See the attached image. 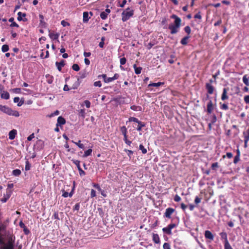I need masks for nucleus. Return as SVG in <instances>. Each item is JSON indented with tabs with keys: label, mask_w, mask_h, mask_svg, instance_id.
<instances>
[{
	"label": "nucleus",
	"mask_w": 249,
	"mask_h": 249,
	"mask_svg": "<svg viewBox=\"0 0 249 249\" xmlns=\"http://www.w3.org/2000/svg\"><path fill=\"white\" fill-rule=\"evenodd\" d=\"M171 18L175 19L174 24L169 25L168 28L171 30V34L173 35L178 32V29L181 26V20L176 15H172Z\"/></svg>",
	"instance_id": "f257e3e1"
},
{
	"label": "nucleus",
	"mask_w": 249,
	"mask_h": 249,
	"mask_svg": "<svg viewBox=\"0 0 249 249\" xmlns=\"http://www.w3.org/2000/svg\"><path fill=\"white\" fill-rule=\"evenodd\" d=\"M0 111L10 116H13L16 117L19 116V112L17 110H13L10 107L6 106L0 105Z\"/></svg>",
	"instance_id": "f03ea898"
},
{
	"label": "nucleus",
	"mask_w": 249,
	"mask_h": 249,
	"mask_svg": "<svg viewBox=\"0 0 249 249\" xmlns=\"http://www.w3.org/2000/svg\"><path fill=\"white\" fill-rule=\"evenodd\" d=\"M134 15V10H130V8H127L122 13V20L125 22L128 20Z\"/></svg>",
	"instance_id": "7ed1b4c3"
},
{
	"label": "nucleus",
	"mask_w": 249,
	"mask_h": 249,
	"mask_svg": "<svg viewBox=\"0 0 249 249\" xmlns=\"http://www.w3.org/2000/svg\"><path fill=\"white\" fill-rule=\"evenodd\" d=\"M177 225L175 223H171L169 224L166 227H164L162 229V231L164 233L168 234L171 235L172 234V230L176 227Z\"/></svg>",
	"instance_id": "20e7f679"
},
{
	"label": "nucleus",
	"mask_w": 249,
	"mask_h": 249,
	"mask_svg": "<svg viewBox=\"0 0 249 249\" xmlns=\"http://www.w3.org/2000/svg\"><path fill=\"white\" fill-rule=\"evenodd\" d=\"M175 210L172 208H168L166 209L164 216L167 218H171V215L175 212Z\"/></svg>",
	"instance_id": "39448f33"
},
{
	"label": "nucleus",
	"mask_w": 249,
	"mask_h": 249,
	"mask_svg": "<svg viewBox=\"0 0 249 249\" xmlns=\"http://www.w3.org/2000/svg\"><path fill=\"white\" fill-rule=\"evenodd\" d=\"M0 249H14V241L9 240L5 246L1 247Z\"/></svg>",
	"instance_id": "423d86ee"
},
{
	"label": "nucleus",
	"mask_w": 249,
	"mask_h": 249,
	"mask_svg": "<svg viewBox=\"0 0 249 249\" xmlns=\"http://www.w3.org/2000/svg\"><path fill=\"white\" fill-rule=\"evenodd\" d=\"M229 88H224L221 95V99L222 101H225L229 99L228 95V91H229Z\"/></svg>",
	"instance_id": "0eeeda50"
},
{
	"label": "nucleus",
	"mask_w": 249,
	"mask_h": 249,
	"mask_svg": "<svg viewBox=\"0 0 249 249\" xmlns=\"http://www.w3.org/2000/svg\"><path fill=\"white\" fill-rule=\"evenodd\" d=\"M204 236L206 239H209L210 241H212L214 239V236L210 231L207 230L205 231Z\"/></svg>",
	"instance_id": "6e6552de"
},
{
	"label": "nucleus",
	"mask_w": 249,
	"mask_h": 249,
	"mask_svg": "<svg viewBox=\"0 0 249 249\" xmlns=\"http://www.w3.org/2000/svg\"><path fill=\"white\" fill-rule=\"evenodd\" d=\"M205 87L207 90L208 94H212L213 93L214 88L212 85V84H211V83H206Z\"/></svg>",
	"instance_id": "1a4fd4ad"
},
{
	"label": "nucleus",
	"mask_w": 249,
	"mask_h": 249,
	"mask_svg": "<svg viewBox=\"0 0 249 249\" xmlns=\"http://www.w3.org/2000/svg\"><path fill=\"white\" fill-rule=\"evenodd\" d=\"M66 124L65 119L62 116H59L57 118L56 126H62Z\"/></svg>",
	"instance_id": "9d476101"
},
{
	"label": "nucleus",
	"mask_w": 249,
	"mask_h": 249,
	"mask_svg": "<svg viewBox=\"0 0 249 249\" xmlns=\"http://www.w3.org/2000/svg\"><path fill=\"white\" fill-rule=\"evenodd\" d=\"M213 105L212 100H210L207 104V111L209 114H211L213 110Z\"/></svg>",
	"instance_id": "9b49d317"
},
{
	"label": "nucleus",
	"mask_w": 249,
	"mask_h": 249,
	"mask_svg": "<svg viewBox=\"0 0 249 249\" xmlns=\"http://www.w3.org/2000/svg\"><path fill=\"white\" fill-rule=\"evenodd\" d=\"M55 65L57 67L58 70L59 71H61L62 70V68L65 65V61L64 60H61V61L59 62H56Z\"/></svg>",
	"instance_id": "f8f14e48"
},
{
	"label": "nucleus",
	"mask_w": 249,
	"mask_h": 249,
	"mask_svg": "<svg viewBox=\"0 0 249 249\" xmlns=\"http://www.w3.org/2000/svg\"><path fill=\"white\" fill-rule=\"evenodd\" d=\"M73 190H74V187H73L70 193H68L64 189L62 190V196L64 197H67L68 196L71 197L73 194Z\"/></svg>",
	"instance_id": "ddd939ff"
},
{
	"label": "nucleus",
	"mask_w": 249,
	"mask_h": 249,
	"mask_svg": "<svg viewBox=\"0 0 249 249\" xmlns=\"http://www.w3.org/2000/svg\"><path fill=\"white\" fill-rule=\"evenodd\" d=\"M17 134V131L16 129L11 130L9 133V139L11 140H14Z\"/></svg>",
	"instance_id": "4468645a"
},
{
	"label": "nucleus",
	"mask_w": 249,
	"mask_h": 249,
	"mask_svg": "<svg viewBox=\"0 0 249 249\" xmlns=\"http://www.w3.org/2000/svg\"><path fill=\"white\" fill-rule=\"evenodd\" d=\"M152 240L155 244H160V238L157 233H153Z\"/></svg>",
	"instance_id": "2eb2a0df"
},
{
	"label": "nucleus",
	"mask_w": 249,
	"mask_h": 249,
	"mask_svg": "<svg viewBox=\"0 0 249 249\" xmlns=\"http://www.w3.org/2000/svg\"><path fill=\"white\" fill-rule=\"evenodd\" d=\"M221 240H224V243L228 242V235L226 232L223 231L219 233Z\"/></svg>",
	"instance_id": "dca6fc26"
},
{
	"label": "nucleus",
	"mask_w": 249,
	"mask_h": 249,
	"mask_svg": "<svg viewBox=\"0 0 249 249\" xmlns=\"http://www.w3.org/2000/svg\"><path fill=\"white\" fill-rule=\"evenodd\" d=\"M49 36L50 37V38L52 40H57L59 36V34L50 33L49 34Z\"/></svg>",
	"instance_id": "f3484780"
},
{
	"label": "nucleus",
	"mask_w": 249,
	"mask_h": 249,
	"mask_svg": "<svg viewBox=\"0 0 249 249\" xmlns=\"http://www.w3.org/2000/svg\"><path fill=\"white\" fill-rule=\"evenodd\" d=\"M99 77H102L105 83H109L112 81V77H107L106 74H103L101 75H99Z\"/></svg>",
	"instance_id": "a211bd4d"
},
{
	"label": "nucleus",
	"mask_w": 249,
	"mask_h": 249,
	"mask_svg": "<svg viewBox=\"0 0 249 249\" xmlns=\"http://www.w3.org/2000/svg\"><path fill=\"white\" fill-rule=\"evenodd\" d=\"M0 97L2 99L7 100L10 98L9 93L7 91H3L0 94Z\"/></svg>",
	"instance_id": "6ab92c4d"
},
{
	"label": "nucleus",
	"mask_w": 249,
	"mask_h": 249,
	"mask_svg": "<svg viewBox=\"0 0 249 249\" xmlns=\"http://www.w3.org/2000/svg\"><path fill=\"white\" fill-rule=\"evenodd\" d=\"M90 17H89V13L88 12H84L83 14V21L84 23L87 22Z\"/></svg>",
	"instance_id": "aec40b11"
},
{
	"label": "nucleus",
	"mask_w": 249,
	"mask_h": 249,
	"mask_svg": "<svg viewBox=\"0 0 249 249\" xmlns=\"http://www.w3.org/2000/svg\"><path fill=\"white\" fill-rule=\"evenodd\" d=\"M190 37V36H187L181 39L180 43L183 45H186L188 44V39Z\"/></svg>",
	"instance_id": "412c9836"
},
{
	"label": "nucleus",
	"mask_w": 249,
	"mask_h": 249,
	"mask_svg": "<svg viewBox=\"0 0 249 249\" xmlns=\"http://www.w3.org/2000/svg\"><path fill=\"white\" fill-rule=\"evenodd\" d=\"M18 21H21L22 20H23V21H26L27 20L26 18H25V19H22L23 17H25L26 16V14L25 13H22L21 12H19L18 13Z\"/></svg>",
	"instance_id": "4be33fe9"
},
{
	"label": "nucleus",
	"mask_w": 249,
	"mask_h": 249,
	"mask_svg": "<svg viewBox=\"0 0 249 249\" xmlns=\"http://www.w3.org/2000/svg\"><path fill=\"white\" fill-rule=\"evenodd\" d=\"M120 131L122 132V134L124 135V138L127 137V130L126 127L125 126H121L120 127Z\"/></svg>",
	"instance_id": "5701e85b"
},
{
	"label": "nucleus",
	"mask_w": 249,
	"mask_h": 249,
	"mask_svg": "<svg viewBox=\"0 0 249 249\" xmlns=\"http://www.w3.org/2000/svg\"><path fill=\"white\" fill-rule=\"evenodd\" d=\"M135 72L137 74H139L141 73L142 68L141 67H137L136 64L133 65Z\"/></svg>",
	"instance_id": "b1692460"
},
{
	"label": "nucleus",
	"mask_w": 249,
	"mask_h": 249,
	"mask_svg": "<svg viewBox=\"0 0 249 249\" xmlns=\"http://www.w3.org/2000/svg\"><path fill=\"white\" fill-rule=\"evenodd\" d=\"M92 150L91 148L88 149L84 152V155L82 156L83 158H86L91 155Z\"/></svg>",
	"instance_id": "393cba45"
},
{
	"label": "nucleus",
	"mask_w": 249,
	"mask_h": 249,
	"mask_svg": "<svg viewBox=\"0 0 249 249\" xmlns=\"http://www.w3.org/2000/svg\"><path fill=\"white\" fill-rule=\"evenodd\" d=\"M164 85L163 82H158V83H151L148 85V87H158L160 86Z\"/></svg>",
	"instance_id": "a878e982"
},
{
	"label": "nucleus",
	"mask_w": 249,
	"mask_h": 249,
	"mask_svg": "<svg viewBox=\"0 0 249 249\" xmlns=\"http://www.w3.org/2000/svg\"><path fill=\"white\" fill-rule=\"evenodd\" d=\"M19 100H20L19 98L18 97H16L14 98V103H18V107L21 106L24 103L23 101H19Z\"/></svg>",
	"instance_id": "bb28decb"
},
{
	"label": "nucleus",
	"mask_w": 249,
	"mask_h": 249,
	"mask_svg": "<svg viewBox=\"0 0 249 249\" xmlns=\"http://www.w3.org/2000/svg\"><path fill=\"white\" fill-rule=\"evenodd\" d=\"M138 126L137 127V130L139 131H141L142 129V128L145 126V124L140 121L138 124Z\"/></svg>",
	"instance_id": "cd10ccee"
},
{
	"label": "nucleus",
	"mask_w": 249,
	"mask_h": 249,
	"mask_svg": "<svg viewBox=\"0 0 249 249\" xmlns=\"http://www.w3.org/2000/svg\"><path fill=\"white\" fill-rule=\"evenodd\" d=\"M9 21L10 22H12V23L10 25L11 27H19L18 25L16 22H15L14 21V18H10L9 19Z\"/></svg>",
	"instance_id": "c85d7f7f"
},
{
	"label": "nucleus",
	"mask_w": 249,
	"mask_h": 249,
	"mask_svg": "<svg viewBox=\"0 0 249 249\" xmlns=\"http://www.w3.org/2000/svg\"><path fill=\"white\" fill-rule=\"evenodd\" d=\"M71 142L75 144L78 147L81 149H84V144L81 143V141L79 140L77 142H75L73 141H71Z\"/></svg>",
	"instance_id": "c756f323"
},
{
	"label": "nucleus",
	"mask_w": 249,
	"mask_h": 249,
	"mask_svg": "<svg viewBox=\"0 0 249 249\" xmlns=\"http://www.w3.org/2000/svg\"><path fill=\"white\" fill-rule=\"evenodd\" d=\"M244 139L249 140V128L243 133Z\"/></svg>",
	"instance_id": "7c9ffc66"
},
{
	"label": "nucleus",
	"mask_w": 249,
	"mask_h": 249,
	"mask_svg": "<svg viewBox=\"0 0 249 249\" xmlns=\"http://www.w3.org/2000/svg\"><path fill=\"white\" fill-rule=\"evenodd\" d=\"M220 107L221 109L224 110H227L229 109L228 106L227 104L223 103L222 104L221 103H220Z\"/></svg>",
	"instance_id": "2f4dec72"
},
{
	"label": "nucleus",
	"mask_w": 249,
	"mask_h": 249,
	"mask_svg": "<svg viewBox=\"0 0 249 249\" xmlns=\"http://www.w3.org/2000/svg\"><path fill=\"white\" fill-rule=\"evenodd\" d=\"M243 81L244 83L247 86H249V79L247 77V75H245L243 77Z\"/></svg>",
	"instance_id": "473e14b6"
},
{
	"label": "nucleus",
	"mask_w": 249,
	"mask_h": 249,
	"mask_svg": "<svg viewBox=\"0 0 249 249\" xmlns=\"http://www.w3.org/2000/svg\"><path fill=\"white\" fill-rule=\"evenodd\" d=\"M130 108L134 111H141L142 107L140 106L133 105L130 107Z\"/></svg>",
	"instance_id": "72a5a7b5"
},
{
	"label": "nucleus",
	"mask_w": 249,
	"mask_h": 249,
	"mask_svg": "<svg viewBox=\"0 0 249 249\" xmlns=\"http://www.w3.org/2000/svg\"><path fill=\"white\" fill-rule=\"evenodd\" d=\"M21 171L19 169L14 170L12 172V174L15 176H19L21 174Z\"/></svg>",
	"instance_id": "f704fd0d"
},
{
	"label": "nucleus",
	"mask_w": 249,
	"mask_h": 249,
	"mask_svg": "<svg viewBox=\"0 0 249 249\" xmlns=\"http://www.w3.org/2000/svg\"><path fill=\"white\" fill-rule=\"evenodd\" d=\"M31 164L30 163L29 161L27 160L25 162V170L26 171H29L31 169Z\"/></svg>",
	"instance_id": "c9c22d12"
},
{
	"label": "nucleus",
	"mask_w": 249,
	"mask_h": 249,
	"mask_svg": "<svg viewBox=\"0 0 249 249\" xmlns=\"http://www.w3.org/2000/svg\"><path fill=\"white\" fill-rule=\"evenodd\" d=\"M9 49V46L7 44L2 45L1 48V51L2 52L5 53L7 52Z\"/></svg>",
	"instance_id": "e433bc0d"
},
{
	"label": "nucleus",
	"mask_w": 249,
	"mask_h": 249,
	"mask_svg": "<svg viewBox=\"0 0 249 249\" xmlns=\"http://www.w3.org/2000/svg\"><path fill=\"white\" fill-rule=\"evenodd\" d=\"M184 31L187 34V36H190V34L191 32V29L190 26H186L184 29Z\"/></svg>",
	"instance_id": "4c0bfd02"
},
{
	"label": "nucleus",
	"mask_w": 249,
	"mask_h": 249,
	"mask_svg": "<svg viewBox=\"0 0 249 249\" xmlns=\"http://www.w3.org/2000/svg\"><path fill=\"white\" fill-rule=\"evenodd\" d=\"M85 111L84 109H81L79 110V115L81 116L83 118H84L85 117Z\"/></svg>",
	"instance_id": "58836bf2"
},
{
	"label": "nucleus",
	"mask_w": 249,
	"mask_h": 249,
	"mask_svg": "<svg viewBox=\"0 0 249 249\" xmlns=\"http://www.w3.org/2000/svg\"><path fill=\"white\" fill-rule=\"evenodd\" d=\"M129 122H135V123H139L140 121H139L138 120V119H137V118H135V117H130L129 119Z\"/></svg>",
	"instance_id": "ea45409f"
},
{
	"label": "nucleus",
	"mask_w": 249,
	"mask_h": 249,
	"mask_svg": "<svg viewBox=\"0 0 249 249\" xmlns=\"http://www.w3.org/2000/svg\"><path fill=\"white\" fill-rule=\"evenodd\" d=\"M224 249H232V248L231 247L229 241L224 243Z\"/></svg>",
	"instance_id": "a19ab883"
},
{
	"label": "nucleus",
	"mask_w": 249,
	"mask_h": 249,
	"mask_svg": "<svg viewBox=\"0 0 249 249\" xmlns=\"http://www.w3.org/2000/svg\"><path fill=\"white\" fill-rule=\"evenodd\" d=\"M100 17L102 19H106L107 18V14L105 12H102L100 14Z\"/></svg>",
	"instance_id": "79ce46f5"
},
{
	"label": "nucleus",
	"mask_w": 249,
	"mask_h": 249,
	"mask_svg": "<svg viewBox=\"0 0 249 249\" xmlns=\"http://www.w3.org/2000/svg\"><path fill=\"white\" fill-rule=\"evenodd\" d=\"M40 24L44 25L45 24V22L44 21V16L42 14H39V15Z\"/></svg>",
	"instance_id": "37998d69"
},
{
	"label": "nucleus",
	"mask_w": 249,
	"mask_h": 249,
	"mask_svg": "<svg viewBox=\"0 0 249 249\" xmlns=\"http://www.w3.org/2000/svg\"><path fill=\"white\" fill-rule=\"evenodd\" d=\"M72 161L77 166V169H79V168L81 167L80 165V161L79 160H72Z\"/></svg>",
	"instance_id": "c03bdc74"
},
{
	"label": "nucleus",
	"mask_w": 249,
	"mask_h": 249,
	"mask_svg": "<svg viewBox=\"0 0 249 249\" xmlns=\"http://www.w3.org/2000/svg\"><path fill=\"white\" fill-rule=\"evenodd\" d=\"M139 149L142 151V154H146L147 153V150L144 148L142 144H140L139 146Z\"/></svg>",
	"instance_id": "a18cd8bd"
},
{
	"label": "nucleus",
	"mask_w": 249,
	"mask_h": 249,
	"mask_svg": "<svg viewBox=\"0 0 249 249\" xmlns=\"http://www.w3.org/2000/svg\"><path fill=\"white\" fill-rule=\"evenodd\" d=\"M163 249H171L170 244L169 243H164L163 245Z\"/></svg>",
	"instance_id": "49530a36"
},
{
	"label": "nucleus",
	"mask_w": 249,
	"mask_h": 249,
	"mask_svg": "<svg viewBox=\"0 0 249 249\" xmlns=\"http://www.w3.org/2000/svg\"><path fill=\"white\" fill-rule=\"evenodd\" d=\"M72 69L76 71H78L80 70V67L79 65L77 64H74L72 66Z\"/></svg>",
	"instance_id": "de8ad7c7"
},
{
	"label": "nucleus",
	"mask_w": 249,
	"mask_h": 249,
	"mask_svg": "<svg viewBox=\"0 0 249 249\" xmlns=\"http://www.w3.org/2000/svg\"><path fill=\"white\" fill-rule=\"evenodd\" d=\"M227 157L229 159H231L233 157V154L231 152H228L226 154V155H223L222 156L223 159H225Z\"/></svg>",
	"instance_id": "09e8293b"
},
{
	"label": "nucleus",
	"mask_w": 249,
	"mask_h": 249,
	"mask_svg": "<svg viewBox=\"0 0 249 249\" xmlns=\"http://www.w3.org/2000/svg\"><path fill=\"white\" fill-rule=\"evenodd\" d=\"M9 197V195H7V196L4 195V197L1 199V201L3 203L6 202Z\"/></svg>",
	"instance_id": "8fccbe9b"
},
{
	"label": "nucleus",
	"mask_w": 249,
	"mask_h": 249,
	"mask_svg": "<svg viewBox=\"0 0 249 249\" xmlns=\"http://www.w3.org/2000/svg\"><path fill=\"white\" fill-rule=\"evenodd\" d=\"M218 167V162L213 163L211 165V168L213 170H215L216 168Z\"/></svg>",
	"instance_id": "3c124183"
},
{
	"label": "nucleus",
	"mask_w": 249,
	"mask_h": 249,
	"mask_svg": "<svg viewBox=\"0 0 249 249\" xmlns=\"http://www.w3.org/2000/svg\"><path fill=\"white\" fill-rule=\"evenodd\" d=\"M124 141L125 143L128 145H130L132 143L131 141L128 140L127 137L124 138Z\"/></svg>",
	"instance_id": "603ef678"
},
{
	"label": "nucleus",
	"mask_w": 249,
	"mask_h": 249,
	"mask_svg": "<svg viewBox=\"0 0 249 249\" xmlns=\"http://www.w3.org/2000/svg\"><path fill=\"white\" fill-rule=\"evenodd\" d=\"M121 65H123L125 64L126 59L125 57H122L120 60Z\"/></svg>",
	"instance_id": "864d4df0"
},
{
	"label": "nucleus",
	"mask_w": 249,
	"mask_h": 249,
	"mask_svg": "<svg viewBox=\"0 0 249 249\" xmlns=\"http://www.w3.org/2000/svg\"><path fill=\"white\" fill-rule=\"evenodd\" d=\"M78 170L79 171V175L80 176H83L86 175V173L82 169V168L81 167L79 168V169H78Z\"/></svg>",
	"instance_id": "5fc2aeb1"
},
{
	"label": "nucleus",
	"mask_w": 249,
	"mask_h": 249,
	"mask_svg": "<svg viewBox=\"0 0 249 249\" xmlns=\"http://www.w3.org/2000/svg\"><path fill=\"white\" fill-rule=\"evenodd\" d=\"M59 111L58 110H56L54 112L51 113L50 115H49V117H53L54 116H56V115H59Z\"/></svg>",
	"instance_id": "6e6d98bb"
},
{
	"label": "nucleus",
	"mask_w": 249,
	"mask_h": 249,
	"mask_svg": "<svg viewBox=\"0 0 249 249\" xmlns=\"http://www.w3.org/2000/svg\"><path fill=\"white\" fill-rule=\"evenodd\" d=\"M93 85L95 87H101L102 86V83L100 81L95 82Z\"/></svg>",
	"instance_id": "4d7b16f0"
},
{
	"label": "nucleus",
	"mask_w": 249,
	"mask_h": 249,
	"mask_svg": "<svg viewBox=\"0 0 249 249\" xmlns=\"http://www.w3.org/2000/svg\"><path fill=\"white\" fill-rule=\"evenodd\" d=\"M79 209H80V204H79V203H76L74 205L73 210V211H78L79 210Z\"/></svg>",
	"instance_id": "13d9d810"
},
{
	"label": "nucleus",
	"mask_w": 249,
	"mask_h": 249,
	"mask_svg": "<svg viewBox=\"0 0 249 249\" xmlns=\"http://www.w3.org/2000/svg\"><path fill=\"white\" fill-rule=\"evenodd\" d=\"M240 160V157L238 156H235L234 158L233 163L236 164Z\"/></svg>",
	"instance_id": "bf43d9fd"
},
{
	"label": "nucleus",
	"mask_w": 249,
	"mask_h": 249,
	"mask_svg": "<svg viewBox=\"0 0 249 249\" xmlns=\"http://www.w3.org/2000/svg\"><path fill=\"white\" fill-rule=\"evenodd\" d=\"M194 18L201 19L202 18L201 13L199 12L197 14H196L194 16Z\"/></svg>",
	"instance_id": "052dcab7"
},
{
	"label": "nucleus",
	"mask_w": 249,
	"mask_h": 249,
	"mask_svg": "<svg viewBox=\"0 0 249 249\" xmlns=\"http://www.w3.org/2000/svg\"><path fill=\"white\" fill-rule=\"evenodd\" d=\"M61 24L63 27H66L67 26L70 25V23L69 22L65 21L64 20L61 21Z\"/></svg>",
	"instance_id": "680f3d73"
},
{
	"label": "nucleus",
	"mask_w": 249,
	"mask_h": 249,
	"mask_svg": "<svg viewBox=\"0 0 249 249\" xmlns=\"http://www.w3.org/2000/svg\"><path fill=\"white\" fill-rule=\"evenodd\" d=\"M96 196V191L93 189H91V193H90L91 197V198L94 197Z\"/></svg>",
	"instance_id": "e2e57ef3"
},
{
	"label": "nucleus",
	"mask_w": 249,
	"mask_h": 249,
	"mask_svg": "<svg viewBox=\"0 0 249 249\" xmlns=\"http://www.w3.org/2000/svg\"><path fill=\"white\" fill-rule=\"evenodd\" d=\"M84 104L87 108H89L90 107V102L89 100H85L84 101Z\"/></svg>",
	"instance_id": "0e129e2a"
},
{
	"label": "nucleus",
	"mask_w": 249,
	"mask_h": 249,
	"mask_svg": "<svg viewBox=\"0 0 249 249\" xmlns=\"http://www.w3.org/2000/svg\"><path fill=\"white\" fill-rule=\"evenodd\" d=\"M174 200L176 202H179L181 200V197L178 195H176L174 197Z\"/></svg>",
	"instance_id": "69168bd1"
},
{
	"label": "nucleus",
	"mask_w": 249,
	"mask_h": 249,
	"mask_svg": "<svg viewBox=\"0 0 249 249\" xmlns=\"http://www.w3.org/2000/svg\"><path fill=\"white\" fill-rule=\"evenodd\" d=\"M124 151L127 153V155L130 157L133 154V152L132 150L125 149Z\"/></svg>",
	"instance_id": "338daca9"
},
{
	"label": "nucleus",
	"mask_w": 249,
	"mask_h": 249,
	"mask_svg": "<svg viewBox=\"0 0 249 249\" xmlns=\"http://www.w3.org/2000/svg\"><path fill=\"white\" fill-rule=\"evenodd\" d=\"M244 100L246 104H249V95L245 96Z\"/></svg>",
	"instance_id": "774afa93"
}]
</instances>
